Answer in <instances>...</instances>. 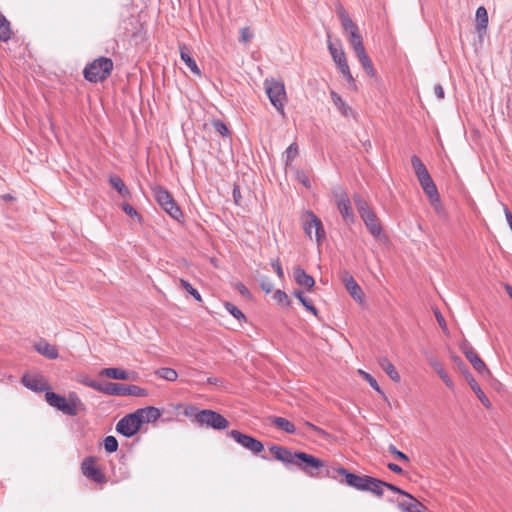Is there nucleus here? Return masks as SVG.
I'll use <instances>...</instances> for the list:
<instances>
[{
    "label": "nucleus",
    "mask_w": 512,
    "mask_h": 512,
    "mask_svg": "<svg viewBox=\"0 0 512 512\" xmlns=\"http://www.w3.org/2000/svg\"><path fill=\"white\" fill-rule=\"evenodd\" d=\"M228 434L238 444L250 450L254 454H259L264 450V445L262 442L249 435L243 434L238 430H231Z\"/></svg>",
    "instance_id": "10"
},
{
    "label": "nucleus",
    "mask_w": 512,
    "mask_h": 512,
    "mask_svg": "<svg viewBox=\"0 0 512 512\" xmlns=\"http://www.w3.org/2000/svg\"><path fill=\"white\" fill-rule=\"evenodd\" d=\"M378 363L382 370L386 372V374L390 377L391 380H393L394 382L400 381V375L397 372L395 366L386 357H380Z\"/></svg>",
    "instance_id": "28"
},
{
    "label": "nucleus",
    "mask_w": 512,
    "mask_h": 512,
    "mask_svg": "<svg viewBox=\"0 0 512 512\" xmlns=\"http://www.w3.org/2000/svg\"><path fill=\"white\" fill-rule=\"evenodd\" d=\"M155 374L158 377L165 379L169 382H174L178 378V373L176 372V370L168 367L159 368L158 370H156Z\"/></svg>",
    "instance_id": "39"
},
{
    "label": "nucleus",
    "mask_w": 512,
    "mask_h": 512,
    "mask_svg": "<svg viewBox=\"0 0 512 512\" xmlns=\"http://www.w3.org/2000/svg\"><path fill=\"white\" fill-rule=\"evenodd\" d=\"M141 426V420L135 411L118 421L116 431L125 437H132L140 430Z\"/></svg>",
    "instance_id": "7"
},
{
    "label": "nucleus",
    "mask_w": 512,
    "mask_h": 512,
    "mask_svg": "<svg viewBox=\"0 0 512 512\" xmlns=\"http://www.w3.org/2000/svg\"><path fill=\"white\" fill-rule=\"evenodd\" d=\"M355 55H356L357 59L359 60L360 64L362 65L363 69L365 70V72L369 76L374 77L375 70H374L373 64H372L368 54L366 53V51L363 50L362 52H359Z\"/></svg>",
    "instance_id": "32"
},
{
    "label": "nucleus",
    "mask_w": 512,
    "mask_h": 512,
    "mask_svg": "<svg viewBox=\"0 0 512 512\" xmlns=\"http://www.w3.org/2000/svg\"><path fill=\"white\" fill-rule=\"evenodd\" d=\"M358 373L370 384V386L379 393H382L377 381L367 372L358 370Z\"/></svg>",
    "instance_id": "48"
},
{
    "label": "nucleus",
    "mask_w": 512,
    "mask_h": 512,
    "mask_svg": "<svg viewBox=\"0 0 512 512\" xmlns=\"http://www.w3.org/2000/svg\"><path fill=\"white\" fill-rule=\"evenodd\" d=\"M269 450L277 460L285 464L296 465V453H292L289 449L278 445H272Z\"/></svg>",
    "instance_id": "18"
},
{
    "label": "nucleus",
    "mask_w": 512,
    "mask_h": 512,
    "mask_svg": "<svg viewBox=\"0 0 512 512\" xmlns=\"http://www.w3.org/2000/svg\"><path fill=\"white\" fill-rule=\"evenodd\" d=\"M466 380L470 386V388L472 389V391L476 394V396L478 397V399L480 400V402L486 407V408H490L491 407V402L490 400L488 399V397L484 394V392L482 391V389L480 388V386L478 385V383L476 382V380L474 379V377L468 373L466 375Z\"/></svg>",
    "instance_id": "22"
},
{
    "label": "nucleus",
    "mask_w": 512,
    "mask_h": 512,
    "mask_svg": "<svg viewBox=\"0 0 512 512\" xmlns=\"http://www.w3.org/2000/svg\"><path fill=\"white\" fill-rule=\"evenodd\" d=\"M336 472L343 476L345 478V483L350 486V487H353L357 490H360V491H365L366 489V486H367V482H368V479H369V476L367 475H363V476H360V475H356L354 473H351L349 472L347 469L345 468H338L336 470Z\"/></svg>",
    "instance_id": "13"
},
{
    "label": "nucleus",
    "mask_w": 512,
    "mask_h": 512,
    "mask_svg": "<svg viewBox=\"0 0 512 512\" xmlns=\"http://www.w3.org/2000/svg\"><path fill=\"white\" fill-rule=\"evenodd\" d=\"M238 289H239V292H240L242 295H247V294H249L248 289H247L243 284H240V285L238 286Z\"/></svg>",
    "instance_id": "64"
},
{
    "label": "nucleus",
    "mask_w": 512,
    "mask_h": 512,
    "mask_svg": "<svg viewBox=\"0 0 512 512\" xmlns=\"http://www.w3.org/2000/svg\"><path fill=\"white\" fill-rule=\"evenodd\" d=\"M354 202L361 217L372 211L367 202L360 195L356 194L354 196Z\"/></svg>",
    "instance_id": "42"
},
{
    "label": "nucleus",
    "mask_w": 512,
    "mask_h": 512,
    "mask_svg": "<svg viewBox=\"0 0 512 512\" xmlns=\"http://www.w3.org/2000/svg\"><path fill=\"white\" fill-rule=\"evenodd\" d=\"M385 485L386 482L369 476L365 491L370 492L376 495L377 497H381L384 493L383 488L385 487Z\"/></svg>",
    "instance_id": "29"
},
{
    "label": "nucleus",
    "mask_w": 512,
    "mask_h": 512,
    "mask_svg": "<svg viewBox=\"0 0 512 512\" xmlns=\"http://www.w3.org/2000/svg\"><path fill=\"white\" fill-rule=\"evenodd\" d=\"M328 49L332 56L333 61L337 65L339 72L343 75V77L347 80V82L355 86V79L350 72V68L346 59V54L342 48V45L330 41V36L328 35Z\"/></svg>",
    "instance_id": "4"
},
{
    "label": "nucleus",
    "mask_w": 512,
    "mask_h": 512,
    "mask_svg": "<svg viewBox=\"0 0 512 512\" xmlns=\"http://www.w3.org/2000/svg\"><path fill=\"white\" fill-rule=\"evenodd\" d=\"M109 182L122 197H130V191L119 176H111Z\"/></svg>",
    "instance_id": "33"
},
{
    "label": "nucleus",
    "mask_w": 512,
    "mask_h": 512,
    "mask_svg": "<svg viewBox=\"0 0 512 512\" xmlns=\"http://www.w3.org/2000/svg\"><path fill=\"white\" fill-rule=\"evenodd\" d=\"M411 165L414 169V172L417 176V179L429 174L428 170L426 169L425 165L423 164V162L421 161V159L416 156V155H413L411 157Z\"/></svg>",
    "instance_id": "37"
},
{
    "label": "nucleus",
    "mask_w": 512,
    "mask_h": 512,
    "mask_svg": "<svg viewBox=\"0 0 512 512\" xmlns=\"http://www.w3.org/2000/svg\"><path fill=\"white\" fill-rule=\"evenodd\" d=\"M80 382L90 388H92V383L93 384H100L99 382L95 381V380H91L90 378L88 377H84L83 379L80 380Z\"/></svg>",
    "instance_id": "62"
},
{
    "label": "nucleus",
    "mask_w": 512,
    "mask_h": 512,
    "mask_svg": "<svg viewBox=\"0 0 512 512\" xmlns=\"http://www.w3.org/2000/svg\"><path fill=\"white\" fill-rule=\"evenodd\" d=\"M126 395L141 396L143 395V389L135 385H126Z\"/></svg>",
    "instance_id": "56"
},
{
    "label": "nucleus",
    "mask_w": 512,
    "mask_h": 512,
    "mask_svg": "<svg viewBox=\"0 0 512 512\" xmlns=\"http://www.w3.org/2000/svg\"><path fill=\"white\" fill-rule=\"evenodd\" d=\"M226 310L231 313L237 320H241L245 318V315L242 313L240 309H238L235 305L226 302L225 303Z\"/></svg>",
    "instance_id": "50"
},
{
    "label": "nucleus",
    "mask_w": 512,
    "mask_h": 512,
    "mask_svg": "<svg viewBox=\"0 0 512 512\" xmlns=\"http://www.w3.org/2000/svg\"><path fill=\"white\" fill-rule=\"evenodd\" d=\"M410 499L409 502H401L399 503V508L405 512H423V505L417 501L413 496L408 497Z\"/></svg>",
    "instance_id": "36"
},
{
    "label": "nucleus",
    "mask_w": 512,
    "mask_h": 512,
    "mask_svg": "<svg viewBox=\"0 0 512 512\" xmlns=\"http://www.w3.org/2000/svg\"><path fill=\"white\" fill-rule=\"evenodd\" d=\"M294 295L299 299V301L302 303V305L310 312H312L314 315H317V309L312 304L310 300H308L302 292L295 291Z\"/></svg>",
    "instance_id": "46"
},
{
    "label": "nucleus",
    "mask_w": 512,
    "mask_h": 512,
    "mask_svg": "<svg viewBox=\"0 0 512 512\" xmlns=\"http://www.w3.org/2000/svg\"><path fill=\"white\" fill-rule=\"evenodd\" d=\"M136 413L141 420V424L155 422L161 417V411L153 406L138 409Z\"/></svg>",
    "instance_id": "20"
},
{
    "label": "nucleus",
    "mask_w": 512,
    "mask_h": 512,
    "mask_svg": "<svg viewBox=\"0 0 512 512\" xmlns=\"http://www.w3.org/2000/svg\"><path fill=\"white\" fill-rule=\"evenodd\" d=\"M180 286L185 289L193 298L199 302L202 301L200 293L186 280H179Z\"/></svg>",
    "instance_id": "45"
},
{
    "label": "nucleus",
    "mask_w": 512,
    "mask_h": 512,
    "mask_svg": "<svg viewBox=\"0 0 512 512\" xmlns=\"http://www.w3.org/2000/svg\"><path fill=\"white\" fill-rule=\"evenodd\" d=\"M81 469L84 476L97 483H104L106 481L104 473L97 468L95 459L92 457H87L83 460Z\"/></svg>",
    "instance_id": "12"
},
{
    "label": "nucleus",
    "mask_w": 512,
    "mask_h": 512,
    "mask_svg": "<svg viewBox=\"0 0 512 512\" xmlns=\"http://www.w3.org/2000/svg\"><path fill=\"white\" fill-rule=\"evenodd\" d=\"M475 28L478 33L485 32L488 27V13L484 6L476 10Z\"/></svg>",
    "instance_id": "24"
},
{
    "label": "nucleus",
    "mask_w": 512,
    "mask_h": 512,
    "mask_svg": "<svg viewBox=\"0 0 512 512\" xmlns=\"http://www.w3.org/2000/svg\"><path fill=\"white\" fill-rule=\"evenodd\" d=\"M431 366L434 368L438 376L443 380V382L449 387L453 388L454 384L453 381L448 376L447 372L444 370L442 365L437 360H430Z\"/></svg>",
    "instance_id": "35"
},
{
    "label": "nucleus",
    "mask_w": 512,
    "mask_h": 512,
    "mask_svg": "<svg viewBox=\"0 0 512 512\" xmlns=\"http://www.w3.org/2000/svg\"><path fill=\"white\" fill-rule=\"evenodd\" d=\"M100 376L116 379V380H128L129 379V373L123 369L120 368H104L100 371Z\"/></svg>",
    "instance_id": "27"
},
{
    "label": "nucleus",
    "mask_w": 512,
    "mask_h": 512,
    "mask_svg": "<svg viewBox=\"0 0 512 512\" xmlns=\"http://www.w3.org/2000/svg\"><path fill=\"white\" fill-rule=\"evenodd\" d=\"M180 57L187 67L196 75H200V70L196 61L191 57L188 49L185 46L180 47Z\"/></svg>",
    "instance_id": "30"
},
{
    "label": "nucleus",
    "mask_w": 512,
    "mask_h": 512,
    "mask_svg": "<svg viewBox=\"0 0 512 512\" xmlns=\"http://www.w3.org/2000/svg\"><path fill=\"white\" fill-rule=\"evenodd\" d=\"M304 230L310 238L314 235L318 243L325 237V231L321 220L312 212H309L306 216Z\"/></svg>",
    "instance_id": "11"
},
{
    "label": "nucleus",
    "mask_w": 512,
    "mask_h": 512,
    "mask_svg": "<svg viewBox=\"0 0 512 512\" xmlns=\"http://www.w3.org/2000/svg\"><path fill=\"white\" fill-rule=\"evenodd\" d=\"M296 283L307 289H311L315 285V281L312 276L308 275L302 268L297 267L293 272Z\"/></svg>",
    "instance_id": "23"
},
{
    "label": "nucleus",
    "mask_w": 512,
    "mask_h": 512,
    "mask_svg": "<svg viewBox=\"0 0 512 512\" xmlns=\"http://www.w3.org/2000/svg\"><path fill=\"white\" fill-rule=\"evenodd\" d=\"M233 198H234V201L236 204H239L240 203V200H241V193H240V189L238 186H234V189H233Z\"/></svg>",
    "instance_id": "60"
},
{
    "label": "nucleus",
    "mask_w": 512,
    "mask_h": 512,
    "mask_svg": "<svg viewBox=\"0 0 512 512\" xmlns=\"http://www.w3.org/2000/svg\"><path fill=\"white\" fill-rule=\"evenodd\" d=\"M11 38V29L9 21L0 14V40L8 41Z\"/></svg>",
    "instance_id": "41"
},
{
    "label": "nucleus",
    "mask_w": 512,
    "mask_h": 512,
    "mask_svg": "<svg viewBox=\"0 0 512 512\" xmlns=\"http://www.w3.org/2000/svg\"><path fill=\"white\" fill-rule=\"evenodd\" d=\"M386 488H388L389 490L395 492V493H398V494H401V495H404L406 497H411V495L409 493H407L406 491L400 489L399 487L393 485V484H390V483H387L386 482V485H385Z\"/></svg>",
    "instance_id": "57"
},
{
    "label": "nucleus",
    "mask_w": 512,
    "mask_h": 512,
    "mask_svg": "<svg viewBox=\"0 0 512 512\" xmlns=\"http://www.w3.org/2000/svg\"><path fill=\"white\" fill-rule=\"evenodd\" d=\"M195 419L201 426H206L215 430H224L229 426L228 420L216 411L205 409L199 411Z\"/></svg>",
    "instance_id": "5"
},
{
    "label": "nucleus",
    "mask_w": 512,
    "mask_h": 512,
    "mask_svg": "<svg viewBox=\"0 0 512 512\" xmlns=\"http://www.w3.org/2000/svg\"><path fill=\"white\" fill-rule=\"evenodd\" d=\"M105 450L109 453H113L118 449V441L114 436H107L104 439Z\"/></svg>",
    "instance_id": "47"
},
{
    "label": "nucleus",
    "mask_w": 512,
    "mask_h": 512,
    "mask_svg": "<svg viewBox=\"0 0 512 512\" xmlns=\"http://www.w3.org/2000/svg\"><path fill=\"white\" fill-rule=\"evenodd\" d=\"M423 191L425 194L430 197H435L438 194L437 187L431 178L430 174H427L421 178L418 179Z\"/></svg>",
    "instance_id": "25"
},
{
    "label": "nucleus",
    "mask_w": 512,
    "mask_h": 512,
    "mask_svg": "<svg viewBox=\"0 0 512 512\" xmlns=\"http://www.w3.org/2000/svg\"><path fill=\"white\" fill-rule=\"evenodd\" d=\"M153 196L161 208L173 219L180 221L182 211L175 202L172 195L163 187L155 186L152 188Z\"/></svg>",
    "instance_id": "3"
},
{
    "label": "nucleus",
    "mask_w": 512,
    "mask_h": 512,
    "mask_svg": "<svg viewBox=\"0 0 512 512\" xmlns=\"http://www.w3.org/2000/svg\"><path fill=\"white\" fill-rule=\"evenodd\" d=\"M265 89L272 105L283 113L284 100L286 98L284 84L275 80H266Z\"/></svg>",
    "instance_id": "6"
},
{
    "label": "nucleus",
    "mask_w": 512,
    "mask_h": 512,
    "mask_svg": "<svg viewBox=\"0 0 512 512\" xmlns=\"http://www.w3.org/2000/svg\"><path fill=\"white\" fill-rule=\"evenodd\" d=\"M434 93L437 96L438 99L444 98V90L443 87L440 84L435 85L434 87Z\"/></svg>",
    "instance_id": "59"
},
{
    "label": "nucleus",
    "mask_w": 512,
    "mask_h": 512,
    "mask_svg": "<svg viewBox=\"0 0 512 512\" xmlns=\"http://www.w3.org/2000/svg\"><path fill=\"white\" fill-rule=\"evenodd\" d=\"M271 422L286 433L294 434L296 432L295 426L283 417L274 416L271 418Z\"/></svg>",
    "instance_id": "34"
},
{
    "label": "nucleus",
    "mask_w": 512,
    "mask_h": 512,
    "mask_svg": "<svg viewBox=\"0 0 512 512\" xmlns=\"http://www.w3.org/2000/svg\"><path fill=\"white\" fill-rule=\"evenodd\" d=\"M296 458V466L312 477L317 475V470L324 467L322 460L304 452H296Z\"/></svg>",
    "instance_id": "8"
},
{
    "label": "nucleus",
    "mask_w": 512,
    "mask_h": 512,
    "mask_svg": "<svg viewBox=\"0 0 512 512\" xmlns=\"http://www.w3.org/2000/svg\"><path fill=\"white\" fill-rule=\"evenodd\" d=\"M21 382L25 387L35 392H43L48 389V384L42 376H30L26 374L22 377Z\"/></svg>",
    "instance_id": "19"
},
{
    "label": "nucleus",
    "mask_w": 512,
    "mask_h": 512,
    "mask_svg": "<svg viewBox=\"0 0 512 512\" xmlns=\"http://www.w3.org/2000/svg\"><path fill=\"white\" fill-rule=\"evenodd\" d=\"M45 399L50 406L68 416H76L80 411L85 410L83 402L74 392L69 393L68 397H64L57 393L47 391Z\"/></svg>",
    "instance_id": "1"
},
{
    "label": "nucleus",
    "mask_w": 512,
    "mask_h": 512,
    "mask_svg": "<svg viewBox=\"0 0 512 512\" xmlns=\"http://www.w3.org/2000/svg\"><path fill=\"white\" fill-rule=\"evenodd\" d=\"M387 467L394 473L401 474L403 472L402 468L395 464V463H389Z\"/></svg>",
    "instance_id": "61"
},
{
    "label": "nucleus",
    "mask_w": 512,
    "mask_h": 512,
    "mask_svg": "<svg viewBox=\"0 0 512 512\" xmlns=\"http://www.w3.org/2000/svg\"><path fill=\"white\" fill-rule=\"evenodd\" d=\"M212 125L217 133H219L221 136H228L229 135V129L228 127L221 121V120H214L212 122Z\"/></svg>",
    "instance_id": "49"
},
{
    "label": "nucleus",
    "mask_w": 512,
    "mask_h": 512,
    "mask_svg": "<svg viewBox=\"0 0 512 512\" xmlns=\"http://www.w3.org/2000/svg\"><path fill=\"white\" fill-rule=\"evenodd\" d=\"M240 34H241L240 41L244 42V43L249 42L253 38L252 32L247 27L242 28L240 30Z\"/></svg>",
    "instance_id": "55"
},
{
    "label": "nucleus",
    "mask_w": 512,
    "mask_h": 512,
    "mask_svg": "<svg viewBox=\"0 0 512 512\" xmlns=\"http://www.w3.org/2000/svg\"><path fill=\"white\" fill-rule=\"evenodd\" d=\"M388 451L391 454L395 455L398 459L405 461V462H409L408 456L405 453L399 451L394 445H390L388 447Z\"/></svg>",
    "instance_id": "54"
},
{
    "label": "nucleus",
    "mask_w": 512,
    "mask_h": 512,
    "mask_svg": "<svg viewBox=\"0 0 512 512\" xmlns=\"http://www.w3.org/2000/svg\"><path fill=\"white\" fill-rule=\"evenodd\" d=\"M342 281L351 297L359 303H362L364 293L354 278L349 273L345 272L342 276Z\"/></svg>",
    "instance_id": "17"
},
{
    "label": "nucleus",
    "mask_w": 512,
    "mask_h": 512,
    "mask_svg": "<svg viewBox=\"0 0 512 512\" xmlns=\"http://www.w3.org/2000/svg\"><path fill=\"white\" fill-rule=\"evenodd\" d=\"M436 319L439 323V325L442 327V328H445L446 327V322L443 318V316L439 313V312H436Z\"/></svg>",
    "instance_id": "63"
},
{
    "label": "nucleus",
    "mask_w": 512,
    "mask_h": 512,
    "mask_svg": "<svg viewBox=\"0 0 512 512\" xmlns=\"http://www.w3.org/2000/svg\"><path fill=\"white\" fill-rule=\"evenodd\" d=\"M411 165L414 169V172L417 176V179L429 174L428 170L426 169L425 165L423 164V162L421 161V159L416 156V155H413L411 157Z\"/></svg>",
    "instance_id": "38"
},
{
    "label": "nucleus",
    "mask_w": 512,
    "mask_h": 512,
    "mask_svg": "<svg viewBox=\"0 0 512 512\" xmlns=\"http://www.w3.org/2000/svg\"><path fill=\"white\" fill-rule=\"evenodd\" d=\"M331 98L334 105L337 107V109L341 112L343 116L348 117L353 115L352 108L349 105H347L336 92H331Z\"/></svg>",
    "instance_id": "31"
},
{
    "label": "nucleus",
    "mask_w": 512,
    "mask_h": 512,
    "mask_svg": "<svg viewBox=\"0 0 512 512\" xmlns=\"http://www.w3.org/2000/svg\"><path fill=\"white\" fill-rule=\"evenodd\" d=\"M461 351L465 355L466 359L471 363L473 368L483 376H490V370L487 368L483 360L478 356L474 348L467 342L461 345Z\"/></svg>",
    "instance_id": "9"
},
{
    "label": "nucleus",
    "mask_w": 512,
    "mask_h": 512,
    "mask_svg": "<svg viewBox=\"0 0 512 512\" xmlns=\"http://www.w3.org/2000/svg\"><path fill=\"white\" fill-rule=\"evenodd\" d=\"M299 150L298 145L296 143H292L288 146V148L285 151V157H286V165H290L292 161L298 156Z\"/></svg>",
    "instance_id": "44"
},
{
    "label": "nucleus",
    "mask_w": 512,
    "mask_h": 512,
    "mask_svg": "<svg viewBox=\"0 0 512 512\" xmlns=\"http://www.w3.org/2000/svg\"><path fill=\"white\" fill-rule=\"evenodd\" d=\"M122 210L127 214L129 215L130 217L132 218H137L138 220L141 219L139 213L128 203H123L122 204Z\"/></svg>",
    "instance_id": "53"
},
{
    "label": "nucleus",
    "mask_w": 512,
    "mask_h": 512,
    "mask_svg": "<svg viewBox=\"0 0 512 512\" xmlns=\"http://www.w3.org/2000/svg\"><path fill=\"white\" fill-rule=\"evenodd\" d=\"M260 287L266 293H270V292H272L274 285L268 277H261Z\"/></svg>",
    "instance_id": "52"
},
{
    "label": "nucleus",
    "mask_w": 512,
    "mask_h": 512,
    "mask_svg": "<svg viewBox=\"0 0 512 512\" xmlns=\"http://www.w3.org/2000/svg\"><path fill=\"white\" fill-rule=\"evenodd\" d=\"M113 69V61L107 57H100L85 67L83 74L86 80L98 83L106 80Z\"/></svg>",
    "instance_id": "2"
},
{
    "label": "nucleus",
    "mask_w": 512,
    "mask_h": 512,
    "mask_svg": "<svg viewBox=\"0 0 512 512\" xmlns=\"http://www.w3.org/2000/svg\"><path fill=\"white\" fill-rule=\"evenodd\" d=\"M361 218L375 239L382 240L385 238V235L382 233V227L379 223V220L373 211L363 215Z\"/></svg>",
    "instance_id": "15"
},
{
    "label": "nucleus",
    "mask_w": 512,
    "mask_h": 512,
    "mask_svg": "<svg viewBox=\"0 0 512 512\" xmlns=\"http://www.w3.org/2000/svg\"><path fill=\"white\" fill-rule=\"evenodd\" d=\"M429 199H430V203H431L432 207L434 208L436 214L440 218L445 219L447 217V213H446L443 205L440 202L439 194H437V196H435V197H430Z\"/></svg>",
    "instance_id": "43"
},
{
    "label": "nucleus",
    "mask_w": 512,
    "mask_h": 512,
    "mask_svg": "<svg viewBox=\"0 0 512 512\" xmlns=\"http://www.w3.org/2000/svg\"><path fill=\"white\" fill-rule=\"evenodd\" d=\"M34 348L38 353L48 359H56L58 357V349L55 345L48 343L45 340H40L35 343Z\"/></svg>",
    "instance_id": "21"
},
{
    "label": "nucleus",
    "mask_w": 512,
    "mask_h": 512,
    "mask_svg": "<svg viewBox=\"0 0 512 512\" xmlns=\"http://www.w3.org/2000/svg\"><path fill=\"white\" fill-rule=\"evenodd\" d=\"M92 389L114 396H126V385L121 383L107 382L104 384H91Z\"/></svg>",
    "instance_id": "16"
},
{
    "label": "nucleus",
    "mask_w": 512,
    "mask_h": 512,
    "mask_svg": "<svg viewBox=\"0 0 512 512\" xmlns=\"http://www.w3.org/2000/svg\"><path fill=\"white\" fill-rule=\"evenodd\" d=\"M337 15L341 21V25L343 27V29L348 32L349 34L351 32H355L358 30V27L356 26V24L351 20V18L349 17L348 13L345 11V9L343 7H339L337 9Z\"/></svg>",
    "instance_id": "26"
},
{
    "label": "nucleus",
    "mask_w": 512,
    "mask_h": 512,
    "mask_svg": "<svg viewBox=\"0 0 512 512\" xmlns=\"http://www.w3.org/2000/svg\"><path fill=\"white\" fill-rule=\"evenodd\" d=\"M336 197H337L336 204H337L338 210H339L341 216L343 217V219L347 223L354 222V214H353L351 203H350V200H349L347 194L344 192H341V193L337 194Z\"/></svg>",
    "instance_id": "14"
},
{
    "label": "nucleus",
    "mask_w": 512,
    "mask_h": 512,
    "mask_svg": "<svg viewBox=\"0 0 512 512\" xmlns=\"http://www.w3.org/2000/svg\"><path fill=\"white\" fill-rule=\"evenodd\" d=\"M273 298L279 303H285L286 305L290 304V300L287 294L282 290H276L274 292Z\"/></svg>",
    "instance_id": "51"
},
{
    "label": "nucleus",
    "mask_w": 512,
    "mask_h": 512,
    "mask_svg": "<svg viewBox=\"0 0 512 512\" xmlns=\"http://www.w3.org/2000/svg\"><path fill=\"white\" fill-rule=\"evenodd\" d=\"M349 43L351 44L355 54L365 50L363 43H362V38H361L360 34L358 33V30L355 32H351L349 34Z\"/></svg>",
    "instance_id": "40"
},
{
    "label": "nucleus",
    "mask_w": 512,
    "mask_h": 512,
    "mask_svg": "<svg viewBox=\"0 0 512 512\" xmlns=\"http://www.w3.org/2000/svg\"><path fill=\"white\" fill-rule=\"evenodd\" d=\"M272 267L274 268V270L277 273L279 278H283L284 277L283 269H282L281 264H280V262L278 260L272 262Z\"/></svg>",
    "instance_id": "58"
}]
</instances>
